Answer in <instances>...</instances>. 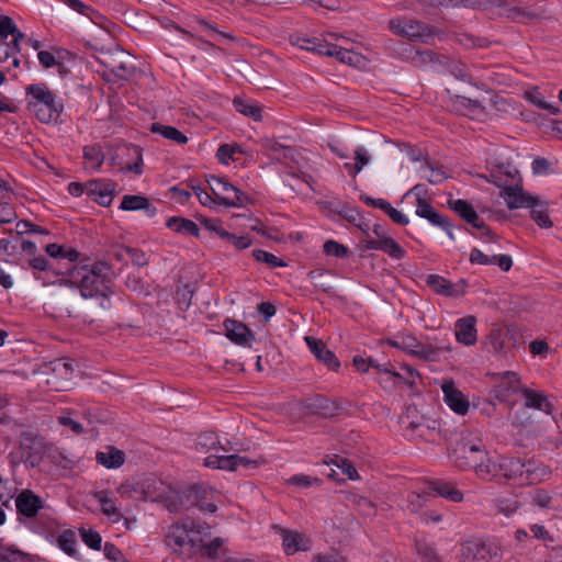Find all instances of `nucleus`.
Listing matches in <instances>:
<instances>
[{"label":"nucleus","mask_w":562,"mask_h":562,"mask_svg":"<svg viewBox=\"0 0 562 562\" xmlns=\"http://www.w3.org/2000/svg\"><path fill=\"white\" fill-rule=\"evenodd\" d=\"M0 562H29V560L24 552L0 544Z\"/></svg>","instance_id":"c03bdc74"},{"label":"nucleus","mask_w":562,"mask_h":562,"mask_svg":"<svg viewBox=\"0 0 562 562\" xmlns=\"http://www.w3.org/2000/svg\"><path fill=\"white\" fill-rule=\"evenodd\" d=\"M110 267L104 262L78 265L68 270V279H60V284L70 283L79 289L85 299L101 295L105 300L106 280Z\"/></svg>","instance_id":"7ed1b4c3"},{"label":"nucleus","mask_w":562,"mask_h":562,"mask_svg":"<svg viewBox=\"0 0 562 562\" xmlns=\"http://www.w3.org/2000/svg\"><path fill=\"white\" fill-rule=\"evenodd\" d=\"M446 404L457 414L464 415L469 411V402L460 390L456 387L454 381L443 380L441 384Z\"/></svg>","instance_id":"dca6fc26"},{"label":"nucleus","mask_w":562,"mask_h":562,"mask_svg":"<svg viewBox=\"0 0 562 562\" xmlns=\"http://www.w3.org/2000/svg\"><path fill=\"white\" fill-rule=\"evenodd\" d=\"M521 395L525 400V406L528 408H536L546 414H551L553 411V405L548 401V397L538 391L522 387Z\"/></svg>","instance_id":"393cba45"},{"label":"nucleus","mask_w":562,"mask_h":562,"mask_svg":"<svg viewBox=\"0 0 562 562\" xmlns=\"http://www.w3.org/2000/svg\"><path fill=\"white\" fill-rule=\"evenodd\" d=\"M526 99L530 101L532 104L538 106L539 109H543L549 111L553 115H558L560 113V109L546 102L542 94L538 89H533L531 91L526 92Z\"/></svg>","instance_id":"37998d69"},{"label":"nucleus","mask_w":562,"mask_h":562,"mask_svg":"<svg viewBox=\"0 0 562 562\" xmlns=\"http://www.w3.org/2000/svg\"><path fill=\"white\" fill-rule=\"evenodd\" d=\"M166 226L178 234L194 237H198L200 234V228L193 221L180 216L170 217L167 221Z\"/></svg>","instance_id":"c756f323"},{"label":"nucleus","mask_w":562,"mask_h":562,"mask_svg":"<svg viewBox=\"0 0 562 562\" xmlns=\"http://www.w3.org/2000/svg\"><path fill=\"white\" fill-rule=\"evenodd\" d=\"M381 250L386 252L394 259H401L405 255V250L391 237L383 236Z\"/></svg>","instance_id":"de8ad7c7"},{"label":"nucleus","mask_w":562,"mask_h":562,"mask_svg":"<svg viewBox=\"0 0 562 562\" xmlns=\"http://www.w3.org/2000/svg\"><path fill=\"white\" fill-rule=\"evenodd\" d=\"M327 464H335L337 468L341 470L344 474L347 475L349 480H357L359 479L358 471L353 467V464L346 458H342L340 456H333L328 461H325Z\"/></svg>","instance_id":"79ce46f5"},{"label":"nucleus","mask_w":562,"mask_h":562,"mask_svg":"<svg viewBox=\"0 0 562 562\" xmlns=\"http://www.w3.org/2000/svg\"><path fill=\"white\" fill-rule=\"evenodd\" d=\"M460 557L462 562H497L491 546L477 540H468L461 543Z\"/></svg>","instance_id":"9d476101"},{"label":"nucleus","mask_w":562,"mask_h":562,"mask_svg":"<svg viewBox=\"0 0 562 562\" xmlns=\"http://www.w3.org/2000/svg\"><path fill=\"white\" fill-rule=\"evenodd\" d=\"M193 192L195 193L199 202L204 206H212L216 203V199L213 194H210L201 187H192Z\"/></svg>","instance_id":"69168bd1"},{"label":"nucleus","mask_w":562,"mask_h":562,"mask_svg":"<svg viewBox=\"0 0 562 562\" xmlns=\"http://www.w3.org/2000/svg\"><path fill=\"white\" fill-rule=\"evenodd\" d=\"M406 431V435L409 437V439H415L418 437L425 441H434L438 435V431L435 428H430L426 424H418L414 422L409 423Z\"/></svg>","instance_id":"72a5a7b5"},{"label":"nucleus","mask_w":562,"mask_h":562,"mask_svg":"<svg viewBox=\"0 0 562 562\" xmlns=\"http://www.w3.org/2000/svg\"><path fill=\"white\" fill-rule=\"evenodd\" d=\"M224 327L226 337L236 345L250 346V342L255 340L254 333L240 322L226 319Z\"/></svg>","instance_id":"412c9836"},{"label":"nucleus","mask_w":562,"mask_h":562,"mask_svg":"<svg viewBox=\"0 0 562 562\" xmlns=\"http://www.w3.org/2000/svg\"><path fill=\"white\" fill-rule=\"evenodd\" d=\"M26 93L31 95L27 108L41 122L57 121L61 105L56 102L54 93L45 83L30 85Z\"/></svg>","instance_id":"20e7f679"},{"label":"nucleus","mask_w":562,"mask_h":562,"mask_svg":"<svg viewBox=\"0 0 562 562\" xmlns=\"http://www.w3.org/2000/svg\"><path fill=\"white\" fill-rule=\"evenodd\" d=\"M313 562H346V559L336 550L315 554Z\"/></svg>","instance_id":"0e129e2a"},{"label":"nucleus","mask_w":562,"mask_h":562,"mask_svg":"<svg viewBox=\"0 0 562 562\" xmlns=\"http://www.w3.org/2000/svg\"><path fill=\"white\" fill-rule=\"evenodd\" d=\"M18 218L14 207L8 202H0V224L12 223Z\"/></svg>","instance_id":"680f3d73"},{"label":"nucleus","mask_w":562,"mask_h":562,"mask_svg":"<svg viewBox=\"0 0 562 562\" xmlns=\"http://www.w3.org/2000/svg\"><path fill=\"white\" fill-rule=\"evenodd\" d=\"M58 547L69 555L76 553V535L71 530H65L57 539Z\"/></svg>","instance_id":"49530a36"},{"label":"nucleus","mask_w":562,"mask_h":562,"mask_svg":"<svg viewBox=\"0 0 562 562\" xmlns=\"http://www.w3.org/2000/svg\"><path fill=\"white\" fill-rule=\"evenodd\" d=\"M211 536V527L206 522L191 519L178 521L169 527L166 543L181 554L198 553L205 538Z\"/></svg>","instance_id":"f03ea898"},{"label":"nucleus","mask_w":562,"mask_h":562,"mask_svg":"<svg viewBox=\"0 0 562 562\" xmlns=\"http://www.w3.org/2000/svg\"><path fill=\"white\" fill-rule=\"evenodd\" d=\"M86 191L98 204L109 206L114 198L115 186L105 180H91L86 184Z\"/></svg>","instance_id":"f3484780"},{"label":"nucleus","mask_w":562,"mask_h":562,"mask_svg":"<svg viewBox=\"0 0 562 562\" xmlns=\"http://www.w3.org/2000/svg\"><path fill=\"white\" fill-rule=\"evenodd\" d=\"M426 283L436 293L451 297L464 295L465 289L468 286V282L465 280H460L457 283H451L446 278L438 274H429L427 277Z\"/></svg>","instance_id":"2eb2a0df"},{"label":"nucleus","mask_w":562,"mask_h":562,"mask_svg":"<svg viewBox=\"0 0 562 562\" xmlns=\"http://www.w3.org/2000/svg\"><path fill=\"white\" fill-rule=\"evenodd\" d=\"M355 160L353 178L363 169L364 166L370 162L371 156L368 154L364 147H359L355 150Z\"/></svg>","instance_id":"4d7b16f0"},{"label":"nucleus","mask_w":562,"mask_h":562,"mask_svg":"<svg viewBox=\"0 0 562 562\" xmlns=\"http://www.w3.org/2000/svg\"><path fill=\"white\" fill-rule=\"evenodd\" d=\"M150 131L160 134L166 139L172 140L176 144L183 145L188 142V137L178 128L160 123H153Z\"/></svg>","instance_id":"2f4dec72"},{"label":"nucleus","mask_w":562,"mask_h":562,"mask_svg":"<svg viewBox=\"0 0 562 562\" xmlns=\"http://www.w3.org/2000/svg\"><path fill=\"white\" fill-rule=\"evenodd\" d=\"M502 196L509 210L529 207L533 205L537 198L524 191L521 187L512 184L503 188Z\"/></svg>","instance_id":"a211bd4d"},{"label":"nucleus","mask_w":562,"mask_h":562,"mask_svg":"<svg viewBox=\"0 0 562 562\" xmlns=\"http://www.w3.org/2000/svg\"><path fill=\"white\" fill-rule=\"evenodd\" d=\"M127 155L135 157V161L133 164H127L125 167L121 168V171L124 172H134L135 175H142L143 172V154L140 147L136 145H132L126 147Z\"/></svg>","instance_id":"a19ab883"},{"label":"nucleus","mask_w":562,"mask_h":562,"mask_svg":"<svg viewBox=\"0 0 562 562\" xmlns=\"http://www.w3.org/2000/svg\"><path fill=\"white\" fill-rule=\"evenodd\" d=\"M494 474L487 482H507L521 476L525 472V464L520 459L501 458L494 461Z\"/></svg>","instance_id":"9b49d317"},{"label":"nucleus","mask_w":562,"mask_h":562,"mask_svg":"<svg viewBox=\"0 0 562 562\" xmlns=\"http://www.w3.org/2000/svg\"><path fill=\"white\" fill-rule=\"evenodd\" d=\"M324 252L328 256L344 258L348 255V249L342 244H339L338 241L327 240L324 244Z\"/></svg>","instance_id":"13d9d810"},{"label":"nucleus","mask_w":562,"mask_h":562,"mask_svg":"<svg viewBox=\"0 0 562 562\" xmlns=\"http://www.w3.org/2000/svg\"><path fill=\"white\" fill-rule=\"evenodd\" d=\"M409 59L416 67H425L436 61V55L429 49H415L411 53Z\"/></svg>","instance_id":"a18cd8bd"},{"label":"nucleus","mask_w":562,"mask_h":562,"mask_svg":"<svg viewBox=\"0 0 562 562\" xmlns=\"http://www.w3.org/2000/svg\"><path fill=\"white\" fill-rule=\"evenodd\" d=\"M476 319L474 316L460 318L456 324V338L465 346H472L476 342Z\"/></svg>","instance_id":"5701e85b"},{"label":"nucleus","mask_w":562,"mask_h":562,"mask_svg":"<svg viewBox=\"0 0 562 562\" xmlns=\"http://www.w3.org/2000/svg\"><path fill=\"white\" fill-rule=\"evenodd\" d=\"M531 482L542 481L551 473L550 469L544 464H529L525 470Z\"/></svg>","instance_id":"8fccbe9b"},{"label":"nucleus","mask_w":562,"mask_h":562,"mask_svg":"<svg viewBox=\"0 0 562 562\" xmlns=\"http://www.w3.org/2000/svg\"><path fill=\"white\" fill-rule=\"evenodd\" d=\"M120 207L124 211L144 210L148 217L157 214L156 207L143 195H124Z\"/></svg>","instance_id":"bb28decb"},{"label":"nucleus","mask_w":562,"mask_h":562,"mask_svg":"<svg viewBox=\"0 0 562 562\" xmlns=\"http://www.w3.org/2000/svg\"><path fill=\"white\" fill-rule=\"evenodd\" d=\"M238 150V147L223 144L218 147L216 156L222 164H228L229 160L234 159V154Z\"/></svg>","instance_id":"e2e57ef3"},{"label":"nucleus","mask_w":562,"mask_h":562,"mask_svg":"<svg viewBox=\"0 0 562 562\" xmlns=\"http://www.w3.org/2000/svg\"><path fill=\"white\" fill-rule=\"evenodd\" d=\"M282 538V546L286 554L292 555L299 551H308L311 549V540L303 535L277 527Z\"/></svg>","instance_id":"6ab92c4d"},{"label":"nucleus","mask_w":562,"mask_h":562,"mask_svg":"<svg viewBox=\"0 0 562 562\" xmlns=\"http://www.w3.org/2000/svg\"><path fill=\"white\" fill-rule=\"evenodd\" d=\"M80 536L82 538V541L91 549L99 550L101 548V536L99 532L91 530V529H80Z\"/></svg>","instance_id":"864d4df0"},{"label":"nucleus","mask_w":562,"mask_h":562,"mask_svg":"<svg viewBox=\"0 0 562 562\" xmlns=\"http://www.w3.org/2000/svg\"><path fill=\"white\" fill-rule=\"evenodd\" d=\"M497 382L493 386L492 393L495 398L501 402L507 401L512 395L517 392L521 393L522 386H520V378L513 371H505L498 373Z\"/></svg>","instance_id":"ddd939ff"},{"label":"nucleus","mask_w":562,"mask_h":562,"mask_svg":"<svg viewBox=\"0 0 562 562\" xmlns=\"http://www.w3.org/2000/svg\"><path fill=\"white\" fill-rule=\"evenodd\" d=\"M450 457L460 470H472L482 481L494 474V460L480 438L462 437Z\"/></svg>","instance_id":"f257e3e1"},{"label":"nucleus","mask_w":562,"mask_h":562,"mask_svg":"<svg viewBox=\"0 0 562 562\" xmlns=\"http://www.w3.org/2000/svg\"><path fill=\"white\" fill-rule=\"evenodd\" d=\"M426 495H428V492L424 494L419 493H409L407 495V505L406 509L412 514H418L426 502Z\"/></svg>","instance_id":"3c124183"},{"label":"nucleus","mask_w":562,"mask_h":562,"mask_svg":"<svg viewBox=\"0 0 562 562\" xmlns=\"http://www.w3.org/2000/svg\"><path fill=\"white\" fill-rule=\"evenodd\" d=\"M529 209H531V218L541 228L552 227V221L549 217L548 207L543 202L539 201V199L536 198L533 205H530Z\"/></svg>","instance_id":"c9c22d12"},{"label":"nucleus","mask_w":562,"mask_h":562,"mask_svg":"<svg viewBox=\"0 0 562 562\" xmlns=\"http://www.w3.org/2000/svg\"><path fill=\"white\" fill-rule=\"evenodd\" d=\"M265 146L269 150L270 155L277 159H281L282 151H286L290 154L294 153V148H292L290 146L282 145L279 142H277L276 139H267Z\"/></svg>","instance_id":"bf43d9fd"},{"label":"nucleus","mask_w":562,"mask_h":562,"mask_svg":"<svg viewBox=\"0 0 562 562\" xmlns=\"http://www.w3.org/2000/svg\"><path fill=\"white\" fill-rule=\"evenodd\" d=\"M229 241L237 250H243L251 246L252 240L248 235L235 236L229 233V237L226 239Z\"/></svg>","instance_id":"338daca9"},{"label":"nucleus","mask_w":562,"mask_h":562,"mask_svg":"<svg viewBox=\"0 0 562 562\" xmlns=\"http://www.w3.org/2000/svg\"><path fill=\"white\" fill-rule=\"evenodd\" d=\"M322 55L335 57L339 61L350 66H358L362 61V56L360 54L331 44H328L326 50H322Z\"/></svg>","instance_id":"c85d7f7f"},{"label":"nucleus","mask_w":562,"mask_h":562,"mask_svg":"<svg viewBox=\"0 0 562 562\" xmlns=\"http://www.w3.org/2000/svg\"><path fill=\"white\" fill-rule=\"evenodd\" d=\"M417 192V205H416V215L427 220L435 226L441 227L446 231L450 236H452L450 228L451 224L448 218L438 213L435 207L425 199L420 196V186H415L408 193Z\"/></svg>","instance_id":"f8f14e48"},{"label":"nucleus","mask_w":562,"mask_h":562,"mask_svg":"<svg viewBox=\"0 0 562 562\" xmlns=\"http://www.w3.org/2000/svg\"><path fill=\"white\" fill-rule=\"evenodd\" d=\"M204 465L211 469L235 471L236 470V454L217 456L211 454L204 459Z\"/></svg>","instance_id":"473e14b6"},{"label":"nucleus","mask_w":562,"mask_h":562,"mask_svg":"<svg viewBox=\"0 0 562 562\" xmlns=\"http://www.w3.org/2000/svg\"><path fill=\"white\" fill-rule=\"evenodd\" d=\"M305 341L311 350V352L315 356V358L327 366L329 369L336 371L340 367V362L335 356V353L329 350L326 345L314 337L306 336Z\"/></svg>","instance_id":"aec40b11"},{"label":"nucleus","mask_w":562,"mask_h":562,"mask_svg":"<svg viewBox=\"0 0 562 562\" xmlns=\"http://www.w3.org/2000/svg\"><path fill=\"white\" fill-rule=\"evenodd\" d=\"M390 29L394 34L422 42H428L435 34L434 27L415 20H391Z\"/></svg>","instance_id":"0eeeda50"},{"label":"nucleus","mask_w":562,"mask_h":562,"mask_svg":"<svg viewBox=\"0 0 562 562\" xmlns=\"http://www.w3.org/2000/svg\"><path fill=\"white\" fill-rule=\"evenodd\" d=\"M95 460L106 469H116L124 464L125 453L114 447H106L104 451H98Z\"/></svg>","instance_id":"cd10ccee"},{"label":"nucleus","mask_w":562,"mask_h":562,"mask_svg":"<svg viewBox=\"0 0 562 562\" xmlns=\"http://www.w3.org/2000/svg\"><path fill=\"white\" fill-rule=\"evenodd\" d=\"M507 18L512 19L515 22L527 23L529 21L538 19L540 15L535 11L528 8L521 7H510L507 4L505 10L503 11Z\"/></svg>","instance_id":"f704fd0d"},{"label":"nucleus","mask_w":562,"mask_h":562,"mask_svg":"<svg viewBox=\"0 0 562 562\" xmlns=\"http://www.w3.org/2000/svg\"><path fill=\"white\" fill-rule=\"evenodd\" d=\"M293 44L297 45L300 48L316 52L322 55V50H326L328 43H323L319 38L316 37H306V36H295V38L292 41Z\"/></svg>","instance_id":"58836bf2"},{"label":"nucleus","mask_w":562,"mask_h":562,"mask_svg":"<svg viewBox=\"0 0 562 562\" xmlns=\"http://www.w3.org/2000/svg\"><path fill=\"white\" fill-rule=\"evenodd\" d=\"M14 32L10 35H0V63L10 59L11 56L18 55L20 52V42L25 38V34L21 32L13 22Z\"/></svg>","instance_id":"4be33fe9"},{"label":"nucleus","mask_w":562,"mask_h":562,"mask_svg":"<svg viewBox=\"0 0 562 562\" xmlns=\"http://www.w3.org/2000/svg\"><path fill=\"white\" fill-rule=\"evenodd\" d=\"M198 446L204 451H210V450H223L225 452L229 451V449L224 447L221 443V441L218 440L217 436L212 431L203 432L202 435H200L199 439H198Z\"/></svg>","instance_id":"ea45409f"},{"label":"nucleus","mask_w":562,"mask_h":562,"mask_svg":"<svg viewBox=\"0 0 562 562\" xmlns=\"http://www.w3.org/2000/svg\"><path fill=\"white\" fill-rule=\"evenodd\" d=\"M415 548L423 562H439L435 549L427 542L416 541Z\"/></svg>","instance_id":"603ef678"},{"label":"nucleus","mask_w":562,"mask_h":562,"mask_svg":"<svg viewBox=\"0 0 562 562\" xmlns=\"http://www.w3.org/2000/svg\"><path fill=\"white\" fill-rule=\"evenodd\" d=\"M389 344L394 348L401 349L408 355L417 357L418 359L431 362L438 361L440 355L449 350L447 346H432L423 344L417 340L416 337L408 334L398 335L394 339L389 340Z\"/></svg>","instance_id":"39448f33"},{"label":"nucleus","mask_w":562,"mask_h":562,"mask_svg":"<svg viewBox=\"0 0 562 562\" xmlns=\"http://www.w3.org/2000/svg\"><path fill=\"white\" fill-rule=\"evenodd\" d=\"M83 158L87 168H90L92 171H99L105 156L100 145H89L83 147Z\"/></svg>","instance_id":"7c9ffc66"},{"label":"nucleus","mask_w":562,"mask_h":562,"mask_svg":"<svg viewBox=\"0 0 562 562\" xmlns=\"http://www.w3.org/2000/svg\"><path fill=\"white\" fill-rule=\"evenodd\" d=\"M100 63L109 69L114 76L127 79L133 74L134 67L131 63V57L123 49H115L102 54L99 58Z\"/></svg>","instance_id":"6e6552de"},{"label":"nucleus","mask_w":562,"mask_h":562,"mask_svg":"<svg viewBox=\"0 0 562 562\" xmlns=\"http://www.w3.org/2000/svg\"><path fill=\"white\" fill-rule=\"evenodd\" d=\"M207 183L216 202L220 204L231 207H240L248 202L247 194L229 183L225 178L211 176Z\"/></svg>","instance_id":"423d86ee"},{"label":"nucleus","mask_w":562,"mask_h":562,"mask_svg":"<svg viewBox=\"0 0 562 562\" xmlns=\"http://www.w3.org/2000/svg\"><path fill=\"white\" fill-rule=\"evenodd\" d=\"M222 544H223V539L218 538V537L214 538L209 543H204V541H203L202 547L199 549L198 553H201L203 557L214 559L217 554L218 549L222 547Z\"/></svg>","instance_id":"6e6d98bb"},{"label":"nucleus","mask_w":562,"mask_h":562,"mask_svg":"<svg viewBox=\"0 0 562 562\" xmlns=\"http://www.w3.org/2000/svg\"><path fill=\"white\" fill-rule=\"evenodd\" d=\"M97 498L99 503L102 506V513L112 518L113 521H119L122 518V514L117 506L115 505L114 501L109 497V495L105 492H99L97 494Z\"/></svg>","instance_id":"4c0bfd02"},{"label":"nucleus","mask_w":562,"mask_h":562,"mask_svg":"<svg viewBox=\"0 0 562 562\" xmlns=\"http://www.w3.org/2000/svg\"><path fill=\"white\" fill-rule=\"evenodd\" d=\"M518 176V170L510 164L496 165V169L491 171L488 181L497 186L498 188H506L509 184V180Z\"/></svg>","instance_id":"a878e982"},{"label":"nucleus","mask_w":562,"mask_h":562,"mask_svg":"<svg viewBox=\"0 0 562 562\" xmlns=\"http://www.w3.org/2000/svg\"><path fill=\"white\" fill-rule=\"evenodd\" d=\"M128 261L137 267H144L148 265V259L142 250L130 247Z\"/></svg>","instance_id":"774afa93"},{"label":"nucleus","mask_w":562,"mask_h":562,"mask_svg":"<svg viewBox=\"0 0 562 562\" xmlns=\"http://www.w3.org/2000/svg\"><path fill=\"white\" fill-rule=\"evenodd\" d=\"M325 276H326L325 270H312L308 273V278L313 281V283L316 288L321 289L322 291H324L326 293H330L333 290V286L327 284L324 281Z\"/></svg>","instance_id":"052dcab7"},{"label":"nucleus","mask_w":562,"mask_h":562,"mask_svg":"<svg viewBox=\"0 0 562 562\" xmlns=\"http://www.w3.org/2000/svg\"><path fill=\"white\" fill-rule=\"evenodd\" d=\"M457 41L464 47H486L488 45V41L484 37H475L471 34H460L457 37Z\"/></svg>","instance_id":"5fc2aeb1"},{"label":"nucleus","mask_w":562,"mask_h":562,"mask_svg":"<svg viewBox=\"0 0 562 562\" xmlns=\"http://www.w3.org/2000/svg\"><path fill=\"white\" fill-rule=\"evenodd\" d=\"M430 493L442 496L454 503H460L463 501V493L460 490L456 488L454 484L451 482H446L441 480L429 482L428 494Z\"/></svg>","instance_id":"b1692460"},{"label":"nucleus","mask_w":562,"mask_h":562,"mask_svg":"<svg viewBox=\"0 0 562 562\" xmlns=\"http://www.w3.org/2000/svg\"><path fill=\"white\" fill-rule=\"evenodd\" d=\"M234 106L237 112L251 117L256 122H260L262 120V109L256 103L241 99H235Z\"/></svg>","instance_id":"e433bc0d"},{"label":"nucleus","mask_w":562,"mask_h":562,"mask_svg":"<svg viewBox=\"0 0 562 562\" xmlns=\"http://www.w3.org/2000/svg\"><path fill=\"white\" fill-rule=\"evenodd\" d=\"M15 507L20 516L25 518H34L44 507V501L33 491L25 488L22 490L15 497Z\"/></svg>","instance_id":"4468645a"},{"label":"nucleus","mask_w":562,"mask_h":562,"mask_svg":"<svg viewBox=\"0 0 562 562\" xmlns=\"http://www.w3.org/2000/svg\"><path fill=\"white\" fill-rule=\"evenodd\" d=\"M449 205L451 210H453L467 223L471 224L474 228L480 229L481 236L488 237L491 241L496 240V235L491 232L488 226L482 220H480L476 211L468 201L458 199L454 201H449Z\"/></svg>","instance_id":"1a4fd4ad"},{"label":"nucleus","mask_w":562,"mask_h":562,"mask_svg":"<svg viewBox=\"0 0 562 562\" xmlns=\"http://www.w3.org/2000/svg\"><path fill=\"white\" fill-rule=\"evenodd\" d=\"M252 256L257 261L265 262L270 268L285 267V263L282 259L276 257L273 254H270L268 251L255 249L252 250Z\"/></svg>","instance_id":"09e8293b"}]
</instances>
